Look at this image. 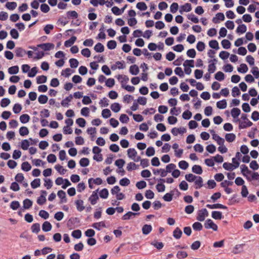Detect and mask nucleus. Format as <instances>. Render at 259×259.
<instances>
[{
	"label": "nucleus",
	"mask_w": 259,
	"mask_h": 259,
	"mask_svg": "<svg viewBox=\"0 0 259 259\" xmlns=\"http://www.w3.org/2000/svg\"><path fill=\"white\" fill-rule=\"evenodd\" d=\"M31 230L33 233H37L40 231V225L38 223H35L31 226Z\"/></svg>",
	"instance_id": "nucleus-54"
},
{
	"label": "nucleus",
	"mask_w": 259,
	"mask_h": 259,
	"mask_svg": "<svg viewBox=\"0 0 259 259\" xmlns=\"http://www.w3.org/2000/svg\"><path fill=\"white\" fill-rule=\"evenodd\" d=\"M225 139L228 142H232L235 141L236 139V135L233 133L226 134L225 135Z\"/></svg>",
	"instance_id": "nucleus-20"
},
{
	"label": "nucleus",
	"mask_w": 259,
	"mask_h": 259,
	"mask_svg": "<svg viewBox=\"0 0 259 259\" xmlns=\"http://www.w3.org/2000/svg\"><path fill=\"white\" fill-rule=\"evenodd\" d=\"M223 167L224 169L227 170H233L235 169L233 166V164L228 162L224 163Z\"/></svg>",
	"instance_id": "nucleus-48"
},
{
	"label": "nucleus",
	"mask_w": 259,
	"mask_h": 259,
	"mask_svg": "<svg viewBox=\"0 0 259 259\" xmlns=\"http://www.w3.org/2000/svg\"><path fill=\"white\" fill-rule=\"evenodd\" d=\"M30 120V116L27 114H24L20 116V120L22 123H26Z\"/></svg>",
	"instance_id": "nucleus-26"
},
{
	"label": "nucleus",
	"mask_w": 259,
	"mask_h": 259,
	"mask_svg": "<svg viewBox=\"0 0 259 259\" xmlns=\"http://www.w3.org/2000/svg\"><path fill=\"white\" fill-rule=\"evenodd\" d=\"M22 110V107L21 105L19 104H15L13 108V112L16 113H19L20 112V111Z\"/></svg>",
	"instance_id": "nucleus-59"
},
{
	"label": "nucleus",
	"mask_w": 259,
	"mask_h": 259,
	"mask_svg": "<svg viewBox=\"0 0 259 259\" xmlns=\"http://www.w3.org/2000/svg\"><path fill=\"white\" fill-rule=\"evenodd\" d=\"M214 78L217 80L221 81H222V80H223L224 79V78H225V75H224V74L222 72L218 71L215 74Z\"/></svg>",
	"instance_id": "nucleus-30"
},
{
	"label": "nucleus",
	"mask_w": 259,
	"mask_h": 259,
	"mask_svg": "<svg viewBox=\"0 0 259 259\" xmlns=\"http://www.w3.org/2000/svg\"><path fill=\"white\" fill-rule=\"evenodd\" d=\"M117 44L115 40H111L107 42V46L110 50H113L116 47Z\"/></svg>",
	"instance_id": "nucleus-44"
},
{
	"label": "nucleus",
	"mask_w": 259,
	"mask_h": 259,
	"mask_svg": "<svg viewBox=\"0 0 259 259\" xmlns=\"http://www.w3.org/2000/svg\"><path fill=\"white\" fill-rule=\"evenodd\" d=\"M208 215V212L207 209L206 208H203L198 211L196 219L200 222H203Z\"/></svg>",
	"instance_id": "nucleus-2"
},
{
	"label": "nucleus",
	"mask_w": 259,
	"mask_h": 259,
	"mask_svg": "<svg viewBox=\"0 0 259 259\" xmlns=\"http://www.w3.org/2000/svg\"><path fill=\"white\" fill-rule=\"evenodd\" d=\"M15 53L17 57H22L26 54V51L21 48H17L15 50Z\"/></svg>",
	"instance_id": "nucleus-22"
},
{
	"label": "nucleus",
	"mask_w": 259,
	"mask_h": 259,
	"mask_svg": "<svg viewBox=\"0 0 259 259\" xmlns=\"http://www.w3.org/2000/svg\"><path fill=\"white\" fill-rule=\"evenodd\" d=\"M196 189H199L203 186V180L201 177H197L195 181Z\"/></svg>",
	"instance_id": "nucleus-19"
},
{
	"label": "nucleus",
	"mask_w": 259,
	"mask_h": 259,
	"mask_svg": "<svg viewBox=\"0 0 259 259\" xmlns=\"http://www.w3.org/2000/svg\"><path fill=\"white\" fill-rule=\"evenodd\" d=\"M155 154L154 148L152 147H148L146 151V154L148 156H152Z\"/></svg>",
	"instance_id": "nucleus-63"
},
{
	"label": "nucleus",
	"mask_w": 259,
	"mask_h": 259,
	"mask_svg": "<svg viewBox=\"0 0 259 259\" xmlns=\"http://www.w3.org/2000/svg\"><path fill=\"white\" fill-rule=\"evenodd\" d=\"M58 196L61 199L62 203H65L67 202L66 197V193L63 190H59L57 193Z\"/></svg>",
	"instance_id": "nucleus-15"
},
{
	"label": "nucleus",
	"mask_w": 259,
	"mask_h": 259,
	"mask_svg": "<svg viewBox=\"0 0 259 259\" xmlns=\"http://www.w3.org/2000/svg\"><path fill=\"white\" fill-rule=\"evenodd\" d=\"M19 72V67L18 66H14L8 69V72L10 74H17Z\"/></svg>",
	"instance_id": "nucleus-36"
},
{
	"label": "nucleus",
	"mask_w": 259,
	"mask_h": 259,
	"mask_svg": "<svg viewBox=\"0 0 259 259\" xmlns=\"http://www.w3.org/2000/svg\"><path fill=\"white\" fill-rule=\"evenodd\" d=\"M206 206L209 209H228V207L220 203H217L214 204H207Z\"/></svg>",
	"instance_id": "nucleus-5"
},
{
	"label": "nucleus",
	"mask_w": 259,
	"mask_h": 259,
	"mask_svg": "<svg viewBox=\"0 0 259 259\" xmlns=\"http://www.w3.org/2000/svg\"><path fill=\"white\" fill-rule=\"evenodd\" d=\"M192 227L195 231H201L203 228L202 225L198 222L193 223Z\"/></svg>",
	"instance_id": "nucleus-41"
},
{
	"label": "nucleus",
	"mask_w": 259,
	"mask_h": 259,
	"mask_svg": "<svg viewBox=\"0 0 259 259\" xmlns=\"http://www.w3.org/2000/svg\"><path fill=\"white\" fill-rule=\"evenodd\" d=\"M182 233L181 230L179 227H177L173 231V236L176 239H179L181 237Z\"/></svg>",
	"instance_id": "nucleus-14"
},
{
	"label": "nucleus",
	"mask_w": 259,
	"mask_h": 259,
	"mask_svg": "<svg viewBox=\"0 0 259 259\" xmlns=\"http://www.w3.org/2000/svg\"><path fill=\"white\" fill-rule=\"evenodd\" d=\"M204 227L206 229H212L213 231H217L218 226L211 220L207 219L204 223Z\"/></svg>",
	"instance_id": "nucleus-3"
},
{
	"label": "nucleus",
	"mask_w": 259,
	"mask_h": 259,
	"mask_svg": "<svg viewBox=\"0 0 259 259\" xmlns=\"http://www.w3.org/2000/svg\"><path fill=\"white\" fill-rule=\"evenodd\" d=\"M76 37L75 36H72L71 37L70 39L67 40H66L64 42V46L66 47H71L76 41Z\"/></svg>",
	"instance_id": "nucleus-16"
},
{
	"label": "nucleus",
	"mask_w": 259,
	"mask_h": 259,
	"mask_svg": "<svg viewBox=\"0 0 259 259\" xmlns=\"http://www.w3.org/2000/svg\"><path fill=\"white\" fill-rule=\"evenodd\" d=\"M209 46L210 48L218 50L219 49V43L216 40H212L209 42Z\"/></svg>",
	"instance_id": "nucleus-38"
},
{
	"label": "nucleus",
	"mask_w": 259,
	"mask_h": 259,
	"mask_svg": "<svg viewBox=\"0 0 259 259\" xmlns=\"http://www.w3.org/2000/svg\"><path fill=\"white\" fill-rule=\"evenodd\" d=\"M187 253L185 251H179L177 253V257L179 259H182L187 257Z\"/></svg>",
	"instance_id": "nucleus-46"
},
{
	"label": "nucleus",
	"mask_w": 259,
	"mask_h": 259,
	"mask_svg": "<svg viewBox=\"0 0 259 259\" xmlns=\"http://www.w3.org/2000/svg\"><path fill=\"white\" fill-rule=\"evenodd\" d=\"M129 71L132 75H137L139 72V68L137 65H133L130 66Z\"/></svg>",
	"instance_id": "nucleus-13"
},
{
	"label": "nucleus",
	"mask_w": 259,
	"mask_h": 259,
	"mask_svg": "<svg viewBox=\"0 0 259 259\" xmlns=\"http://www.w3.org/2000/svg\"><path fill=\"white\" fill-rule=\"evenodd\" d=\"M192 10L191 5L189 3H186L185 5L181 6L180 13L182 14L183 12H188Z\"/></svg>",
	"instance_id": "nucleus-8"
},
{
	"label": "nucleus",
	"mask_w": 259,
	"mask_h": 259,
	"mask_svg": "<svg viewBox=\"0 0 259 259\" xmlns=\"http://www.w3.org/2000/svg\"><path fill=\"white\" fill-rule=\"evenodd\" d=\"M241 172L243 176H245L246 174H250L251 171L248 169V167L246 165L244 164L242 165L241 166Z\"/></svg>",
	"instance_id": "nucleus-49"
},
{
	"label": "nucleus",
	"mask_w": 259,
	"mask_h": 259,
	"mask_svg": "<svg viewBox=\"0 0 259 259\" xmlns=\"http://www.w3.org/2000/svg\"><path fill=\"white\" fill-rule=\"evenodd\" d=\"M53 29L54 26L52 24H47L45 26L44 30L47 34H49Z\"/></svg>",
	"instance_id": "nucleus-62"
},
{
	"label": "nucleus",
	"mask_w": 259,
	"mask_h": 259,
	"mask_svg": "<svg viewBox=\"0 0 259 259\" xmlns=\"http://www.w3.org/2000/svg\"><path fill=\"white\" fill-rule=\"evenodd\" d=\"M87 133L90 135L92 141H95L96 139V128L95 127H89L87 129Z\"/></svg>",
	"instance_id": "nucleus-6"
},
{
	"label": "nucleus",
	"mask_w": 259,
	"mask_h": 259,
	"mask_svg": "<svg viewBox=\"0 0 259 259\" xmlns=\"http://www.w3.org/2000/svg\"><path fill=\"white\" fill-rule=\"evenodd\" d=\"M125 163V161L122 159H119L115 161V164L118 166V168L123 167Z\"/></svg>",
	"instance_id": "nucleus-64"
},
{
	"label": "nucleus",
	"mask_w": 259,
	"mask_h": 259,
	"mask_svg": "<svg viewBox=\"0 0 259 259\" xmlns=\"http://www.w3.org/2000/svg\"><path fill=\"white\" fill-rule=\"evenodd\" d=\"M127 152L128 157L132 159L137 155V152L134 148H130Z\"/></svg>",
	"instance_id": "nucleus-18"
},
{
	"label": "nucleus",
	"mask_w": 259,
	"mask_h": 259,
	"mask_svg": "<svg viewBox=\"0 0 259 259\" xmlns=\"http://www.w3.org/2000/svg\"><path fill=\"white\" fill-rule=\"evenodd\" d=\"M23 203L24 208L29 209L32 205V201L29 199H26L23 201Z\"/></svg>",
	"instance_id": "nucleus-34"
},
{
	"label": "nucleus",
	"mask_w": 259,
	"mask_h": 259,
	"mask_svg": "<svg viewBox=\"0 0 259 259\" xmlns=\"http://www.w3.org/2000/svg\"><path fill=\"white\" fill-rule=\"evenodd\" d=\"M183 66L184 67L188 66V67H194V61L193 60H187L184 63Z\"/></svg>",
	"instance_id": "nucleus-55"
},
{
	"label": "nucleus",
	"mask_w": 259,
	"mask_h": 259,
	"mask_svg": "<svg viewBox=\"0 0 259 259\" xmlns=\"http://www.w3.org/2000/svg\"><path fill=\"white\" fill-rule=\"evenodd\" d=\"M221 44L223 48L225 49H228L231 47V42L227 39H223L221 42Z\"/></svg>",
	"instance_id": "nucleus-57"
},
{
	"label": "nucleus",
	"mask_w": 259,
	"mask_h": 259,
	"mask_svg": "<svg viewBox=\"0 0 259 259\" xmlns=\"http://www.w3.org/2000/svg\"><path fill=\"white\" fill-rule=\"evenodd\" d=\"M211 217L215 220H221L223 218L222 212L219 211H213L211 212Z\"/></svg>",
	"instance_id": "nucleus-11"
},
{
	"label": "nucleus",
	"mask_w": 259,
	"mask_h": 259,
	"mask_svg": "<svg viewBox=\"0 0 259 259\" xmlns=\"http://www.w3.org/2000/svg\"><path fill=\"white\" fill-rule=\"evenodd\" d=\"M111 115V111L108 109H105L102 110V115L104 118L109 117Z\"/></svg>",
	"instance_id": "nucleus-50"
},
{
	"label": "nucleus",
	"mask_w": 259,
	"mask_h": 259,
	"mask_svg": "<svg viewBox=\"0 0 259 259\" xmlns=\"http://www.w3.org/2000/svg\"><path fill=\"white\" fill-rule=\"evenodd\" d=\"M55 168L61 175H64L67 171V170L60 165H56Z\"/></svg>",
	"instance_id": "nucleus-60"
},
{
	"label": "nucleus",
	"mask_w": 259,
	"mask_h": 259,
	"mask_svg": "<svg viewBox=\"0 0 259 259\" xmlns=\"http://www.w3.org/2000/svg\"><path fill=\"white\" fill-rule=\"evenodd\" d=\"M115 84V80L113 78H110L106 80L105 85L110 88H112Z\"/></svg>",
	"instance_id": "nucleus-45"
},
{
	"label": "nucleus",
	"mask_w": 259,
	"mask_h": 259,
	"mask_svg": "<svg viewBox=\"0 0 259 259\" xmlns=\"http://www.w3.org/2000/svg\"><path fill=\"white\" fill-rule=\"evenodd\" d=\"M69 63L71 68H76L79 64L77 59L74 58H72L69 60Z\"/></svg>",
	"instance_id": "nucleus-51"
},
{
	"label": "nucleus",
	"mask_w": 259,
	"mask_h": 259,
	"mask_svg": "<svg viewBox=\"0 0 259 259\" xmlns=\"http://www.w3.org/2000/svg\"><path fill=\"white\" fill-rule=\"evenodd\" d=\"M241 111L238 108H233L231 111V115L234 118L238 117Z\"/></svg>",
	"instance_id": "nucleus-21"
},
{
	"label": "nucleus",
	"mask_w": 259,
	"mask_h": 259,
	"mask_svg": "<svg viewBox=\"0 0 259 259\" xmlns=\"http://www.w3.org/2000/svg\"><path fill=\"white\" fill-rule=\"evenodd\" d=\"M31 168V166L28 162H24L21 164V169L25 171H28Z\"/></svg>",
	"instance_id": "nucleus-25"
},
{
	"label": "nucleus",
	"mask_w": 259,
	"mask_h": 259,
	"mask_svg": "<svg viewBox=\"0 0 259 259\" xmlns=\"http://www.w3.org/2000/svg\"><path fill=\"white\" fill-rule=\"evenodd\" d=\"M76 122L80 127H83L85 125L86 121L83 118H78L76 119Z\"/></svg>",
	"instance_id": "nucleus-56"
},
{
	"label": "nucleus",
	"mask_w": 259,
	"mask_h": 259,
	"mask_svg": "<svg viewBox=\"0 0 259 259\" xmlns=\"http://www.w3.org/2000/svg\"><path fill=\"white\" fill-rule=\"evenodd\" d=\"M140 213L138 212H133L132 211H128L125 214H124L122 217V220H128L131 218H133L136 215H139Z\"/></svg>",
	"instance_id": "nucleus-7"
},
{
	"label": "nucleus",
	"mask_w": 259,
	"mask_h": 259,
	"mask_svg": "<svg viewBox=\"0 0 259 259\" xmlns=\"http://www.w3.org/2000/svg\"><path fill=\"white\" fill-rule=\"evenodd\" d=\"M136 7L141 11H145L147 9L146 4L144 2L138 3Z\"/></svg>",
	"instance_id": "nucleus-39"
},
{
	"label": "nucleus",
	"mask_w": 259,
	"mask_h": 259,
	"mask_svg": "<svg viewBox=\"0 0 259 259\" xmlns=\"http://www.w3.org/2000/svg\"><path fill=\"white\" fill-rule=\"evenodd\" d=\"M89 201L92 204H95L97 202V190L93 191L92 195L89 197Z\"/></svg>",
	"instance_id": "nucleus-9"
},
{
	"label": "nucleus",
	"mask_w": 259,
	"mask_h": 259,
	"mask_svg": "<svg viewBox=\"0 0 259 259\" xmlns=\"http://www.w3.org/2000/svg\"><path fill=\"white\" fill-rule=\"evenodd\" d=\"M241 119L244 121L240 122L239 128L240 129L245 128L247 127L251 126L252 123L247 118V116L245 114H242L241 115Z\"/></svg>",
	"instance_id": "nucleus-1"
},
{
	"label": "nucleus",
	"mask_w": 259,
	"mask_h": 259,
	"mask_svg": "<svg viewBox=\"0 0 259 259\" xmlns=\"http://www.w3.org/2000/svg\"><path fill=\"white\" fill-rule=\"evenodd\" d=\"M52 226L51 224L48 222H45L42 226V229L45 232L50 231L52 229Z\"/></svg>",
	"instance_id": "nucleus-17"
},
{
	"label": "nucleus",
	"mask_w": 259,
	"mask_h": 259,
	"mask_svg": "<svg viewBox=\"0 0 259 259\" xmlns=\"http://www.w3.org/2000/svg\"><path fill=\"white\" fill-rule=\"evenodd\" d=\"M152 227L150 225H144L142 229V233L144 235L149 234L152 231Z\"/></svg>",
	"instance_id": "nucleus-10"
},
{
	"label": "nucleus",
	"mask_w": 259,
	"mask_h": 259,
	"mask_svg": "<svg viewBox=\"0 0 259 259\" xmlns=\"http://www.w3.org/2000/svg\"><path fill=\"white\" fill-rule=\"evenodd\" d=\"M179 166L180 168L185 170L188 167L189 164L185 160H181L179 162Z\"/></svg>",
	"instance_id": "nucleus-47"
},
{
	"label": "nucleus",
	"mask_w": 259,
	"mask_h": 259,
	"mask_svg": "<svg viewBox=\"0 0 259 259\" xmlns=\"http://www.w3.org/2000/svg\"><path fill=\"white\" fill-rule=\"evenodd\" d=\"M110 108L113 112L117 113L120 111L121 106L119 103H114L111 104Z\"/></svg>",
	"instance_id": "nucleus-24"
},
{
	"label": "nucleus",
	"mask_w": 259,
	"mask_h": 259,
	"mask_svg": "<svg viewBox=\"0 0 259 259\" xmlns=\"http://www.w3.org/2000/svg\"><path fill=\"white\" fill-rule=\"evenodd\" d=\"M179 8V5L177 3H173L170 7V11L172 13L177 12Z\"/></svg>",
	"instance_id": "nucleus-61"
},
{
	"label": "nucleus",
	"mask_w": 259,
	"mask_h": 259,
	"mask_svg": "<svg viewBox=\"0 0 259 259\" xmlns=\"http://www.w3.org/2000/svg\"><path fill=\"white\" fill-rule=\"evenodd\" d=\"M83 204V202L81 200H77L75 201L76 206L78 211H81L84 209Z\"/></svg>",
	"instance_id": "nucleus-23"
},
{
	"label": "nucleus",
	"mask_w": 259,
	"mask_h": 259,
	"mask_svg": "<svg viewBox=\"0 0 259 259\" xmlns=\"http://www.w3.org/2000/svg\"><path fill=\"white\" fill-rule=\"evenodd\" d=\"M48 98L46 95H41L38 98V101L40 104H44L47 102Z\"/></svg>",
	"instance_id": "nucleus-32"
},
{
	"label": "nucleus",
	"mask_w": 259,
	"mask_h": 259,
	"mask_svg": "<svg viewBox=\"0 0 259 259\" xmlns=\"http://www.w3.org/2000/svg\"><path fill=\"white\" fill-rule=\"evenodd\" d=\"M40 185V180L39 179H35L31 183V186L32 188L35 189Z\"/></svg>",
	"instance_id": "nucleus-33"
},
{
	"label": "nucleus",
	"mask_w": 259,
	"mask_h": 259,
	"mask_svg": "<svg viewBox=\"0 0 259 259\" xmlns=\"http://www.w3.org/2000/svg\"><path fill=\"white\" fill-rule=\"evenodd\" d=\"M248 67L245 64H241L239 67L238 68L237 70L240 73H246L248 71Z\"/></svg>",
	"instance_id": "nucleus-40"
},
{
	"label": "nucleus",
	"mask_w": 259,
	"mask_h": 259,
	"mask_svg": "<svg viewBox=\"0 0 259 259\" xmlns=\"http://www.w3.org/2000/svg\"><path fill=\"white\" fill-rule=\"evenodd\" d=\"M217 106L219 109H225L227 107V102L225 99L218 101L217 103Z\"/></svg>",
	"instance_id": "nucleus-28"
},
{
	"label": "nucleus",
	"mask_w": 259,
	"mask_h": 259,
	"mask_svg": "<svg viewBox=\"0 0 259 259\" xmlns=\"http://www.w3.org/2000/svg\"><path fill=\"white\" fill-rule=\"evenodd\" d=\"M79 164L82 167L87 166L89 164V160L87 158H82L79 161Z\"/></svg>",
	"instance_id": "nucleus-53"
},
{
	"label": "nucleus",
	"mask_w": 259,
	"mask_h": 259,
	"mask_svg": "<svg viewBox=\"0 0 259 259\" xmlns=\"http://www.w3.org/2000/svg\"><path fill=\"white\" fill-rule=\"evenodd\" d=\"M197 178V176L193 175L192 174H187L185 175V179L189 182L195 181Z\"/></svg>",
	"instance_id": "nucleus-37"
},
{
	"label": "nucleus",
	"mask_w": 259,
	"mask_h": 259,
	"mask_svg": "<svg viewBox=\"0 0 259 259\" xmlns=\"http://www.w3.org/2000/svg\"><path fill=\"white\" fill-rule=\"evenodd\" d=\"M247 30V28L245 25L241 24L238 26L236 29L237 33H244Z\"/></svg>",
	"instance_id": "nucleus-29"
},
{
	"label": "nucleus",
	"mask_w": 259,
	"mask_h": 259,
	"mask_svg": "<svg viewBox=\"0 0 259 259\" xmlns=\"http://www.w3.org/2000/svg\"><path fill=\"white\" fill-rule=\"evenodd\" d=\"M109 193L107 189L104 188L102 189L100 192H99V195L100 196L104 199L107 198L108 196Z\"/></svg>",
	"instance_id": "nucleus-42"
},
{
	"label": "nucleus",
	"mask_w": 259,
	"mask_h": 259,
	"mask_svg": "<svg viewBox=\"0 0 259 259\" xmlns=\"http://www.w3.org/2000/svg\"><path fill=\"white\" fill-rule=\"evenodd\" d=\"M219 20L224 21L225 20V16L222 13H218L216 15V17H214L212 19V21L214 23H218Z\"/></svg>",
	"instance_id": "nucleus-12"
},
{
	"label": "nucleus",
	"mask_w": 259,
	"mask_h": 259,
	"mask_svg": "<svg viewBox=\"0 0 259 259\" xmlns=\"http://www.w3.org/2000/svg\"><path fill=\"white\" fill-rule=\"evenodd\" d=\"M17 3L16 2H8L6 5V7L7 9L10 10H13L17 7Z\"/></svg>",
	"instance_id": "nucleus-43"
},
{
	"label": "nucleus",
	"mask_w": 259,
	"mask_h": 259,
	"mask_svg": "<svg viewBox=\"0 0 259 259\" xmlns=\"http://www.w3.org/2000/svg\"><path fill=\"white\" fill-rule=\"evenodd\" d=\"M192 171L195 174L200 175L202 173V167L198 165H194L192 168Z\"/></svg>",
	"instance_id": "nucleus-27"
},
{
	"label": "nucleus",
	"mask_w": 259,
	"mask_h": 259,
	"mask_svg": "<svg viewBox=\"0 0 259 259\" xmlns=\"http://www.w3.org/2000/svg\"><path fill=\"white\" fill-rule=\"evenodd\" d=\"M47 77L45 75H40L36 77V83L37 84H40L42 83H45L47 81Z\"/></svg>",
	"instance_id": "nucleus-31"
},
{
	"label": "nucleus",
	"mask_w": 259,
	"mask_h": 259,
	"mask_svg": "<svg viewBox=\"0 0 259 259\" xmlns=\"http://www.w3.org/2000/svg\"><path fill=\"white\" fill-rule=\"evenodd\" d=\"M37 47L44 51H50L54 48V45L52 43H45L38 45Z\"/></svg>",
	"instance_id": "nucleus-4"
},
{
	"label": "nucleus",
	"mask_w": 259,
	"mask_h": 259,
	"mask_svg": "<svg viewBox=\"0 0 259 259\" xmlns=\"http://www.w3.org/2000/svg\"><path fill=\"white\" fill-rule=\"evenodd\" d=\"M71 235L75 238L79 239L81 236V231L80 230H76L72 231Z\"/></svg>",
	"instance_id": "nucleus-52"
},
{
	"label": "nucleus",
	"mask_w": 259,
	"mask_h": 259,
	"mask_svg": "<svg viewBox=\"0 0 259 259\" xmlns=\"http://www.w3.org/2000/svg\"><path fill=\"white\" fill-rule=\"evenodd\" d=\"M29 133V130L26 126H22L19 129V134L22 136L27 135Z\"/></svg>",
	"instance_id": "nucleus-35"
},
{
	"label": "nucleus",
	"mask_w": 259,
	"mask_h": 259,
	"mask_svg": "<svg viewBox=\"0 0 259 259\" xmlns=\"http://www.w3.org/2000/svg\"><path fill=\"white\" fill-rule=\"evenodd\" d=\"M201 245V242L199 241H195L191 245V248L192 250H197Z\"/></svg>",
	"instance_id": "nucleus-58"
}]
</instances>
